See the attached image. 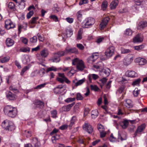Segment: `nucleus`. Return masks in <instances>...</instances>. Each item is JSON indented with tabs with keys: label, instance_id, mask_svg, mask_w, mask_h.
<instances>
[{
	"label": "nucleus",
	"instance_id": "nucleus-1",
	"mask_svg": "<svg viewBox=\"0 0 147 147\" xmlns=\"http://www.w3.org/2000/svg\"><path fill=\"white\" fill-rule=\"evenodd\" d=\"M5 114L7 116L11 118L16 117L18 111L15 107L11 105H7L4 109Z\"/></svg>",
	"mask_w": 147,
	"mask_h": 147
},
{
	"label": "nucleus",
	"instance_id": "nucleus-2",
	"mask_svg": "<svg viewBox=\"0 0 147 147\" xmlns=\"http://www.w3.org/2000/svg\"><path fill=\"white\" fill-rule=\"evenodd\" d=\"M72 64L76 65L77 69L79 71H82L85 67L84 63L82 60L78 58H76L73 61Z\"/></svg>",
	"mask_w": 147,
	"mask_h": 147
},
{
	"label": "nucleus",
	"instance_id": "nucleus-3",
	"mask_svg": "<svg viewBox=\"0 0 147 147\" xmlns=\"http://www.w3.org/2000/svg\"><path fill=\"white\" fill-rule=\"evenodd\" d=\"M2 126L6 130L11 131L15 129V126L13 123L8 120H5L2 123Z\"/></svg>",
	"mask_w": 147,
	"mask_h": 147
},
{
	"label": "nucleus",
	"instance_id": "nucleus-4",
	"mask_svg": "<svg viewBox=\"0 0 147 147\" xmlns=\"http://www.w3.org/2000/svg\"><path fill=\"white\" fill-rule=\"evenodd\" d=\"M65 32L63 33L62 34V39L63 42L65 41L67 37H70L73 35V31L72 29L68 27L65 29Z\"/></svg>",
	"mask_w": 147,
	"mask_h": 147
},
{
	"label": "nucleus",
	"instance_id": "nucleus-5",
	"mask_svg": "<svg viewBox=\"0 0 147 147\" xmlns=\"http://www.w3.org/2000/svg\"><path fill=\"white\" fill-rule=\"evenodd\" d=\"M114 51V47H109L105 51V55L106 57V58H104L101 57V59L103 60H105L107 58L111 57L113 54Z\"/></svg>",
	"mask_w": 147,
	"mask_h": 147
},
{
	"label": "nucleus",
	"instance_id": "nucleus-6",
	"mask_svg": "<svg viewBox=\"0 0 147 147\" xmlns=\"http://www.w3.org/2000/svg\"><path fill=\"white\" fill-rule=\"evenodd\" d=\"M95 22V19L92 17H89L86 18L84 21V27L88 28L91 27L94 24Z\"/></svg>",
	"mask_w": 147,
	"mask_h": 147
},
{
	"label": "nucleus",
	"instance_id": "nucleus-7",
	"mask_svg": "<svg viewBox=\"0 0 147 147\" xmlns=\"http://www.w3.org/2000/svg\"><path fill=\"white\" fill-rule=\"evenodd\" d=\"M146 125L145 123H142L138 126L134 134V137H136L138 134H141L145 129Z\"/></svg>",
	"mask_w": 147,
	"mask_h": 147
},
{
	"label": "nucleus",
	"instance_id": "nucleus-8",
	"mask_svg": "<svg viewBox=\"0 0 147 147\" xmlns=\"http://www.w3.org/2000/svg\"><path fill=\"white\" fill-rule=\"evenodd\" d=\"M83 128L84 130L86 131L89 134H91L93 131V128L91 125L88 123H85L83 126Z\"/></svg>",
	"mask_w": 147,
	"mask_h": 147
},
{
	"label": "nucleus",
	"instance_id": "nucleus-9",
	"mask_svg": "<svg viewBox=\"0 0 147 147\" xmlns=\"http://www.w3.org/2000/svg\"><path fill=\"white\" fill-rule=\"evenodd\" d=\"M110 20L109 17H106L102 20L100 24V28L101 29L103 30L106 27Z\"/></svg>",
	"mask_w": 147,
	"mask_h": 147
},
{
	"label": "nucleus",
	"instance_id": "nucleus-10",
	"mask_svg": "<svg viewBox=\"0 0 147 147\" xmlns=\"http://www.w3.org/2000/svg\"><path fill=\"white\" fill-rule=\"evenodd\" d=\"M133 57L130 55H128L125 57L123 60L124 65L127 66L131 64L133 61Z\"/></svg>",
	"mask_w": 147,
	"mask_h": 147
},
{
	"label": "nucleus",
	"instance_id": "nucleus-11",
	"mask_svg": "<svg viewBox=\"0 0 147 147\" xmlns=\"http://www.w3.org/2000/svg\"><path fill=\"white\" fill-rule=\"evenodd\" d=\"M135 61L136 62L138 63L140 65H144L147 63L146 60L144 58L140 57L136 58L135 60Z\"/></svg>",
	"mask_w": 147,
	"mask_h": 147
},
{
	"label": "nucleus",
	"instance_id": "nucleus-12",
	"mask_svg": "<svg viewBox=\"0 0 147 147\" xmlns=\"http://www.w3.org/2000/svg\"><path fill=\"white\" fill-rule=\"evenodd\" d=\"M110 70L109 68L103 69L100 73V75L102 77H107L110 74Z\"/></svg>",
	"mask_w": 147,
	"mask_h": 147
},
{
	"label": "nucleus",
	"instance_id": "nucleus-13",
	"mask_svg": "<svg viewBox=\"0 0 147 147\" xmlns=\"http://www.w3.org/2000/svg\"><path fill=\"white\" fill-rule=\"evenodd\" d=\"M34 104L36 108H42L44 106V103L39 100H36L34 102Z\"/></svg>",
	"mask_w": 147,
	"mask_h": 147
},
{
	"label": "nucleus",
	"instance_id": "nucleus-14",
	"mask_svg": "<svg viewBox=\"0 0 147 147\" xmlns=\"http://www.w3.org/2000/svg\"><path fill=\"white\" fill-rule=\"evenodd\" d=\"M74 104L75 103L73 102L71 104L63 106L61 108V111L62 112H68L69 111L71 110V107L74 105Z\"/></svg>",
	"mask_w": 147,
	"mask_h": 147
},
{
	"label": "nucleus",
	"instance_id": "nucleus-15",
	"mask_svg": "<svg viewBox=\"0 0 147 147\" xmlns=\"http://www.w3.org/2000/svg\"><path fill=\"white\" fill-rule=\"evenodd\" d=\"M143 40V38L142 36L138 34L133 38V42L134 43H140Z\"/></svg>",
	"mask_w": 147,
	"mask_h": 147
},
{
	"label": "nucleus",
	"instance_id": "nucleus-16",
	"mask_svg": "<svg viewBox=\"0 0 147 147\" xmlns=\"http://www.w3.org/2000/svg\"><path fill=\"white\" fill-rule=\"evenodd\" d=\"M6 94L7 98L9 100H14L16 98L15 95L10 91H7Z\"/></svg>",
	"mask_w": 147,
	"mask_h": 147
},
{
	"label": "nucleus",
	"instance_id": "nucleus-17",
	"mask_svg": "<svg viewBox=\"0 0 147 147\" xmlns=\"http://www.w3.org/2000/svg\"><path fill=\"white\" fill-rule=\"evenodd\" d=\"M147 26V22L145 21H141L139 23L137 29L138 30H141Z\"/></svg>",
	"mask_w": 147,
	"mask_h": 147
},
{
	"label": "nucleus",
	"instance_id": "nucleus-18",
	"mask_svg": "<svg viewBox=\"0 0 147 147\" xmlns=\"http://www.w3.org/2000/svg\"><path fill=\"white\" fill-rule=\"evenodd\" d=\"M125 75L128 77L134 78L137 77V74L135 71H128L125 73Z\"/></svg>",
	"mask_w": 147,
	"mask_h": 147
},
{
	"label": "nucleus",
	"instance_id": "nucleus-19",
	"mask_svg": "<svg viewBox=\"0 0 147 147\" xmlns=\"http://www.w3.org/2000/svg\"><path fill=\"white\" fill-rule=\"evenodd\" d=\"M31 143L33 145V147H40V143L38 141L37 138H35L32 140Z\"/></svg>",
	"mask_w": 147,
	"mask_h": 147
},
{
	"label": "nucleus",
	"instance_id": "nucleus-20",
	"mask_svg": "<svg viewBox=\"0 0 147 147\" xmlns=\"http://www.w3.org/2000/svg\"><path fill=\"white\" fill-rule=\"evenodd\" d=\"M99 78L98 75L95 74H90L88 76V78L90 82H92V79L96 80Z\"/></svg>",
	"mask_w": 147,
	"mask_h": 147
},
{
	"label": "nucleus",
	"instance_id": "nucleus-21",
	"mask_svg": "<svg viewBox=\"0 0 147 147\" xmlns=\"http://www.w3.org/2000/svg\"><path fill=\"white\" fill-rule=\"evenodd\" d=\"M119 1L118 0H114L112 1L111 3L110 7L111 9H115L118 5Z\"/></svg>",
	"mask_w": 147,
	"mask_h": 147
},
{
	"label": "nucleus",
	"instance_id": "nucleus-22",
	"mask_svg": "<svg viewBox=\"0 0 147 147\" xmlns=\"http://www.w3.org/2000/svg\"><path fill=\"white\" fill-rule=\"evenodd\" d=\"M129 123V121L127 119H124V120L120 123V125L124 129H126L128 127Z\"/></svg>",
	"mask_w": 147,
	"mask_h": 147
},
{
	"label": "nucleus",
	"instance_id": "nucleus-23",
	"mask_svg": "<svg viewBox=\"0 0 147 147\" xmlns=\"http://www.w3.org/2000/svg\"><path fill=\"white\" fill-rule=\"evenodd\" d=\"M63 88L62 85H59L58 86L56 87L54 89V92L55 94H61L62 92L61 91V89Z\"/></svg>",
	"mask_w": 147,
	"mask_h": 147
},
{
	"label": "nucleus",
	"instance_id": "nucleus-24",
	"mask_svg": "<svg viewBox=\"0 0 147 147\" xmlns=\"http://www.w3.org/2000/svg\"><path fill=\"white\" fill-rule=\"evenodd\" d=\"M65 52H66V54L68 53H77L78 51L76 49L74 48H66L65 49Z\"/></svg>",
	"mask_w": 147,
	"mask_h": 147
},
{
	"label": "nucleus",
	"instance_id": "nucleus-25",
	"mask_svg": "<svg viewBox=\"0 0 147 147\" xmlns=\"http://www.w3.org/2000/svg\"><path fill=\"white\" fill-rule=\"evenodd\" d=\"M49 52L46 49H44L40 52V55L42 57L45 58L47 57L49 55Z\"/></svg>",
	"mask_w": 147,
	"mask_h": 147
},
{
	"label": "nucleus",
	"instance_id": "nucleus-26",
	"mask_svg": "<svg viewBox=\"0 0 147 147\" xmlns=\"http://www.w3.org/2000/svg\"><path fill=\"white\" fill-rule=\"evenodd\" d=\"M83 29L81 28L78 30V34L76 37V40H80L82 38V34L83 33Z\"/></svg>",
	"mask_w": 147,
	"mask_h": 147
},
{
	"label": "nucleus",
	"instance_id": "nucleus-27",
	"mask_svg": "<svg viewBox=\"0 0 147 147\" xmlns=\"http://www.w3.org/2000/svg\"><path fill=\"white\" fill-rule=\"evenodd\" d=\"M14 43V40L9 38H7L5 41V43L7 46H12Z\"/></svg>",
	"mask_w": 147,
	"mask_h": 147
},
{
	"label": "nucleus",
	"instance_id": "nucleus-28",
	"mask_svg": "<svg viewBox=\"0 0 147 147\" xmlns=\"http://www.w3.org/2000/svg\"><path fill=\"white\" fill-rule=\"evenodd\" d=\"M7 7L9 9L15 11L16 10V8L15 7L14 3L12 2H9L7 5Z\"/></svg>",
	"mask_w": 147,
	"mask_h": 147
},
{
	"label": "nucleus",
	"instance_id": "nucleus-29",
	"mask_svg": "<svg viewBox=\"0 0 147 147\" xmlns=\"http://www.w3.org/2000/svg\"><path fill=\"white\" fill-rule=\"evenodd\" d=\"M125 106L128 108H131L133 107L132 102L130 99H127L126 100Z\"/></svg>",
	"mask_w": 147,
	"mask_h": 147
},
{
	"label": "nucleus",
	"instance_id": "nucleus-30",
	"mask_svg": "<svg viewBox=\"0 0 147 147\" xmlns=\"http://www.w3.org/2000/svg\"><path fill=\"white\" fill-rule=\"evenodd\" d=\"M30 61L29 57L28 55H24L22 58V62L24 64H27Z\"/></svg>",
	"mask_w": 147,
	"mask_h": 147
},
{
	"label": "nucleus",
	"instance_id": "nucleus-31",
	"mask_svg": "<svg viewBox=\"0 0 147 147\" xmlns=\"http://www.w3.org/2000/svg\"><path fill=\"white\" fill-rule=\"evenodd\" d=\"M9 57L6 56L2 58L0 60V62L2 63H7L9 61Z\"/></svg>",
	"mask_w": 147,
	"mask_h": 147
},
{
	"label": "nucleus",
	"instance_id": "nucleus-32",
	"mask_svg": "<svg viewBox=\"0 0 147 147\" xmlns=\"http://www.w3.org/2000/svg\"><path fill=\"white\" fill-rule=\"evenodd\" d=\"M85 78H84L82 79L79 80L76 82H75V80H73V82L75 84L74 85L76 86H77L82 84L85 82Z\"/></svg>",
	"mask_w": 147,
	"mask_h": 147
},
{
	"label": "nucleus",
	"instance_id": "nucleus-33",
	"mask_svg": "<svg viewBox=\"0 0 147 147\" xmlns=\"http://www.w3.org/2000/svg\"><path fill=\"white\" fill-rule=\"evenodd\" d=\"M76 120V116H73L71 120L70 123L69 125V129H71L72 126L74 124Z\"/></svg>",
	"mask_w": 147,
	"mask_h": 147
},
{
	"label": "nucleus",
	"instance_id": "nucleus-34",
	"mask_svg": "<svg viewBox=\"0 0 147 147\" xmlns=\"http://www.w3.org/2000/svg\"><path fill=\"white\" fill-rule=\"evenodd\" d=\"M133 31L130 28H127L126 29L124 33L125 36H131L133 33Z\"/></svg>",
	"mask_w": 147,
	"mask_h": 147
},
{
	"label": "nucleus",
	"instance_id": "nucleus-35",
	"mask_svg": "<svg viewBox=\"0 0 147 147\" xmlns=\"http://www.w3.org/2000/svg\"><path fill=\"white\" fill-rule=\"evenodd\" d=\"M127 136L126 134L123 133L121 134H120L119 133L118 134V138L120 139L121 140L123 141V140H126L127 139Z\"/></svg>",
	"mask_w": 147,
	"mask_h": 147
},
{
	"label": "nucleus",
	"instance_id": "nucleus-36",
	"mask_svg": "<svg viewBox=\"0 0 147 147\" xmlns=\"http://www.w3.org/2000/svg\"><path fill=\"white\" fill-rule=\"evenodd\" d=\"M108 3L107 1L105 0L103 1L102 3L101 7L102 10L105 11L107 7Z\"/></svg>",
	"mask_w": 147,
	"mask_h": 147
},
{
	"label": "nucleus",
	"instance_id": "nucleus-37",
	"mask_svg": "<svg viewBox=\"0 0 147 147\" xmlns=\"http://www.w3.org/2000/svg\"><path fill=\"white\" fill-rule=\"evenodd\" d=\"M76 16L77 19L79 21L81 22L82 18V14L80 11H79L77 12Z\"/></svg>",
	"mask_w": 147,
	"mask_h": 147
},
{
	"label": "nucleus",
	"instance_id": "nucleus-38",
	"mask_svg": "<svg viewBox=\"0 0 147 147\" xmlns=\"http://www.w3.org/2000/svg\"><path fill=\"white\" fill-rule=\"evenodd\" d=\"M55 54L57 55L58 57H60L66 54V52L65 51H59L57 53H55Z\"/></svg>",
	"mask_w": 147,
	"mask_h": 147
},
{
	"label": "nucleus",
	"instance_id": "nucleus-39",
	"mask_svg": "<svg viewBox=\"0 0 147 147\" xmlns=\"http://www.w3.org/2000/svg\"><path fill=\"white\" fill-rule=\"evenodd\" d=\"M94 54H92V56L89 57L88 59V62L90 63H92L95 60L94 59Z\"/></svg>",
	"mask_w": 147,
	"mask_h": 147
},
{
	"label": "nucleus",
	"instance_id": "nucleus-40",
	"mask_svg": "<svg viewBox=\"0 0 147 147\" xmlns=\"http://www.w3.org/2000/svg\"><path fill=\"white\" fill-rule=\"evenodd\" d=\"M59 136L57 135L53 136L51 139L53 142L54 143H55L56 141L59 140Z\"/></svg>",
	"mask_w": 147,
	"mask_h": 147
},
{
	"label": "nucleus",
	"instance_id": "nucleus-41",
	"mask_svg": "<svg viewBox=\"0 0 147 147\" xmlns=\"http://www.w3.org/2000/svg\"><path fill=\"white\" fill-rule=\"evenodd\" d=\"M140 90H138L137 88H136L133 92L134 96L135 97L137 96L140 92Z\"/></svg>",
	"mask_w": 147,
	"mask_h": 147
},
{
	"label": "nucleus",
	"instance_id": "nucleus-42",
	"mask_svg": "<svg viewBox=\"0 0 147 147\" xmlns=\"http://www.w3.org/2000/svg\"><path fill=\"white\" fill-rule=\"evenodd\" d=\"M97 128L100 132L102 131H104L105 130V128L104 126L101 124L98 125Z\"/></svg>",
	"mask_w": 147,
	"mask_h": 147
},
{
	"label": "nucleus",
	"instance_id": "nucleus-43",
	"mask_svg": "<svg viewBox=\"0 0 147 147\" xmlns=\"http://www.w3.org/2000/svg\"><path fill=\"white\" fill-rule=\"evenodd\" d=\"M49 60L51 61V62L57 63L59 61L60 59L59 57L58 56L55 57L53 58L50 59Z\"/></svg>",
	"mask_w": 147,
	"mask_h": 147
},
{
	"label": "nucleus",
	"instance_id": "nucleus-44",
	"mask_svg": "<svg viewBox=\"0 0 147 147\" xmlns=\"http://www.w3.org/2000/svg\"><path fill=\"white\" fill-rule=\"evenodd\" d=\"M30 51V49L29 47H23L20 49L19 50L20 52H26L27 51Z\"/></svg>",
	"mask_w": 147,
	"mask_h": 147
},
{
	"label": "nucleus",
	"instance_id": "nucleus-45",
	"mask_svg": "<svg viewBox=\"0 0 147 147\" xmlns=\"http://www.w3.org/2000/svg\"><path fill=\"white\" fill-rule=\"evenodd\" d=\"M34 12L33 10L30 11L27 14V18L28 19L30 18L34 14Z\"/></svg>",
	"mask_w": 147,
	"mask_h": 147
},
{
	"label": "nucleus",
	"instance_id": "nucleus-46",
	"mask_svg": "<svg viewBox=\"0 0 147 147\" xmlns=\"http://www.w3.org/2000/svg\"><path fill=\"white\" fill-rule=\"evenodd\" d=\"M59 131V130L58 129L55 128L50 133V135L52 136L56 135V134Z\"/></svg>",
	"mask_w": 147,
	"mask_h": 147
},
{
	"label": "nucleus",
	"instance_id": "nucleus-47",
	"mask_svg": "<svg viewBox=\"0 0 147 147\" xmlns=\"http://www.w3.org/2000/svg\"><path fill=\"white\" fill-rule=\"evenodd\" d=\"M57 68H55V67L52 66L51 67L48 68L46 70V71L48 72L50 71H56L57 70Z\"/></svg>",
	"mask_w": 147,
	"mask_h": 147
},
{
	"label": "nucleus",
	"instance_id": "nucleus-48",
	"mask_svg": "<svg viewBox=\"0 0 147 147\" xmlns=\"http://www.w3.org/2000/svg\"><path fill=\"white\" fill-rule=\"evenodd\" d=\"M90 87L91 90H94L95 91H98L99 90V88L96 85H91Z\"/></svg>",
	"mask_w": 147,
	"mask_h": 147
},
{
	"label": "nucleus",
	"instance_id": "nucleus-49",
	"mask_svg": "<svg viewBox=\"0 0 147 147\" xmlns=\"http://www.w3.org/2000/svg\"><path fill=\"white\" fill-rule=\"evenodd\" d=\"M50 18L51 19H53L55 22H57L58 21V17L55 15H51L50 16Z\"/></svg>",
	"mask_w": 147,
	"mask_h": 147
},
{
	"label": "nucleus",
	"instance_id": "nucleus-50",
	"mask_svg": "<svg viewBox=\"0 0 147 147\" xmlns=\"http://www.w3.org/2000/svg\"><path fill=\"white\" fill-rule=\"evenodd\" d=\"M135 3L136 5H140L144 2L143 0H134Z\"/></svg>",
	"mask_w": 147,
	"mask_h": 147
},
{
	"label": "nucleus",
	"instance_id": "nucleus-51",
	"mask_svg": "<svg viewBox=\"0 0 147 147\" xmlns=\"http://www.w3.org/2000/svg\"><path fill=\"white\" fill-rule=\"evenodd\" d=\"M92 112L93 113H92L91 115V116L92 117H93V116L94 115V118L96 117L98 115V111L96 110H94L93 111H92Z\"/></svg>",
	"mask_w": 147,
	"mask_h": 147
},
{
	"label": "nucleus",
	"instance_id": "nucleus-52",
	"mask_svg": "<svg viewBox=\"0 0 147 147\" xmlns=\"http://www.w3.org/2000/svg\"><path fill=\"white\" fill-rule=\"evenodd\" d=\"M37 38L36 36H34L32 38H30V41L32 43H34L37 42Z\"/></svg>",
	"mask_w": 147,
	"mask_h": 147
},
{
	"label": "nucleus",
	"instance_id": "nucleus-53",
	"mask_svg": "<svg viewBox=\"0 0 147 147\" xmlns=\"http://www.w3.org/2000/svg\"><path fill=\"white\" fill-rule=\"evenodd\" d=\"M51 113L52 115V117L53 118H55L57 117V113L56 110H54L52 111H51Z\"/></svg>",
	"mask_w": 147,
	"mask_h": 147
},
{
	"label": "nucleus",
	"instance_id": "nucleus-54",
	"mask_svg": "<svg viewBox=\"0 0 147 147\" xmlns=\"http://www.w3.org/2000/svg\"><path fill=\"white\" fill-rule=\"evenodd\" d=\"M75 98H69L65 100V101L67 103L73 102L75 100Z\"/></svg>",
	"mask_w": 147,
	"mask_h": 147
},
{
	"label": "nucleus",
	"instance_id": "nucleus-55",
	"mask_svg": "<svg viewBox=\"0 0 147 147\" xmlns=\"http://www.w3.org/2000/svg\"><path fill=\"white\" fill-rule=\"evenodd\" d=\"M116 140V138L114 137L112 134H111L109 138L110 141L111 142H114Z\"/></svg>",
	"mask_w": 147,
	"mask_h": 147
},
{
	"label": "nucleus",
	"instance_id": "nucleus-56",
	"mask_svg": "<svg viewBox=\"0 0 147 147\" xmlns=\"http://www.w3.org/2000/svg\"><path fill=\"white\" fill-rule=\"evenodd\" d=\"M141 81V80L139 78L134 81L132 84V85L134 86L135 85L139 84Z\"/></svg>",
	"mask_w": 147,
	"mask_h": 147
},
{
	"label": "nucleus",
	"instance_id": "nucleus-57",
	"mask_svg": "<svg viewBox=\"0 0 147 147\" xmlns=\"http://www.w3.org/2000/svg\"><path fill=\"white\" fill-rule=\"evenodd\" d=\"M76 98L77 100H82L83 99V96L79 93H77Z\"/></svg>",
	"mask_w": 147,
	"mask_h": 147
},
{
	"label": "nucleus",
	"instance_id": "nucleus-58",
	"mask_svg": "<svg viewBox=\"0 0 147 147\" xmlns=\"http://www.w3.org/2000/svg\"><path fill=\"white\" fill-rule=\"evenodd\" d=\"M45 69L44 68H42L40 69L39 71V74L41 76H42L45 74Z\"/></svg>",
	"mask_w": 147,
	"mask_h": 147
},
{
	"label": "nucleus",
	"instance_id": "nucleus-59",
	"mask_svg": "<svg viewBox=\"0 0 147 147\" xmlns=\"http://www.w3.org/2000/svg\"><path fill=\"white\" fill-rule=\"evenodd\" d=\"M29 67L27 66H25L22 70V71L21 73V75H23L24 73L28 69Z\"/></svg>",
	"mask_w": 147,
	"mask_h": 147
},
{
	"label": "nucleus",
	"instance_id": "nucleus-60",
	"mask_svg": "<svg viewBox=\"0 0 147 147\" xmlns=\"http://www.w3.org/2000/svg\"><path fill=\"white\" fill-rule=\"evenodd\" d=\"M130 52V51L128 49H125L122 48L121 50V52L122 53L125 54L129 53Z\"/></svg>",
	"mask_w": 147,
	"mask_h": 147
},
{
	"label": "nucleus",
	"instance_id": "nucleus-61",
	"mask_svg": "<svg viewBox=\"0 0 147 147\" xmlns=\"http://www.w3.org/2000/svg\"><path fill=\"white\" fill-rule=\"evenodd\" d=\"M38 17H33L31 19V24H34L36 22V21L38 20Z\"/></svg>",
	"mask_w": 147,
	"mask_h": 147
},
{
	"label": "nucleus",
	"instance_id": "nucleus-62",
	"mask_svg": "<svg viewBox=\"0 0 147 147\" xmlns=\"http://www.w3.org/2000/svg\"><path fill=\"white\" fill-rule=\"evenodd\" d=\"M65 20L68 23L71 24L73 22L74 19L72 18H70V17L67 18L65 19Z\"/></svg>",
	"mask_w": 147,
	"mask_h": 147
},
{
	"label": "nucleus",
	"instance_id": "nucleus-63",
	"mask_svg": "<svg viewBox=\"0 0 147 147\" xmlns=\"http://www.w3.org/2000/svg\"><path fill=\"white\" fill-rule=\"evenodd\" d=\"M104 39L103 37H100L97 39L96 41V42L98 44H99L101 43L102 41Z\"/></svg>",
	"mask_w": 147,
	"mask_h": 147
},
{
	"label": "nucleus",
	"instance_id": "nucleus-64",
	"mask_svg": "<svg viewBox=\"0 0 147 147\" xmlns=\"http://www.w3.org/2000/svg\"><path fill=\"white\" fill-rule=\"evenodd\" d=\"M53 10L56 11L57 12H58L59 11V8L58 7L57 4L56 3L54 5Z\"/></svg>",
	"mask_w": 147,
	"mask_h": 147
}]
</instances>
